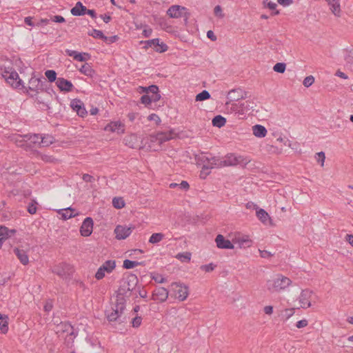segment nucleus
Here are the masks:
<instances>
[{"label": "nucleus", "mask_w": 353, "mask_h": 353, "mask_svg": "<svg viewBox=\"0 0 353 353\" xmlns=\"http://www.w3.org/2000/svg\"><path fill=\"white\" fill-rule=\"evenodd\" d=\"M292 284V281L283 274H277L267 281V289L270 292H280L285 290Z\"/></svg>", "instance_id": "1"}, {"label": "nucleus", "mask_w": 353, "mask_h": 353, "mask_svg": "<svg viewBox=\"0 0 353 353\" xmlns=\"http://www.w3.org/2000/svg\"><path fill=\"white\" fill-rule=\"evenodd\" d=\"M214 164L216 165L217 168H222L237 165L245 166L250 162V160L243 156H236L234 154H229L223 159L218 158V159H214Z\"/></svg>", "instance_id": "2"}, {"label": "nucleus", "mask_w": 353, "mask_h": 353, "mask_svg": "<svg viewBox=\"0 0 353 353\" xmlns=\"http://www.w3.org/2000/svg\"><path fill=\"white\" fill-rule=\"evenodd\" d=\"M171 290L174 292V297L180 301H185L189 294L188 286L180 282L172 283Z\"/></svg>", "instance_id": "3"}, {"label": "nucleus", "mask_w": 353, "mask_h": 353, "mask_svg": "<svg viewBox=\"0 0 353 353\" xmlns=\"http://www.w3.org/2000/svg\"><path fill=\"white\" fill-rule=\"evenodd\" d=\"M138 283V279L135 274L128 275L123 281V285L120 287L119 291L120 294L128 296L131 291H132Z\"/></svg>", "instance_id": "4"}, {"label": "nucleus", "mask_w": 353, "mask_h": 353, "mask_svg": "<svg viewBox=\"0 0 353 353\" xmlns=\"http://www.w3.org/2000/svg\"><path fill=\"white\" fill-rule=\"evenodd\" d=\"M28 89L31 91H34L36 92H39L42 91L47 90L48 84L46 81V79L43 77L41 78H35L32 77L29 80L28 83Z\"/></svg>", "instance_id": "5"}, {"label": "nucleus", "mask_w": 353, "mask_h": 353, "mask_svg": "<svg viewBox=\"0 0 353 353\" xmlns=\"http://www.w3.org/2000/svg\"><path fill=\"white\" fill-rule=\"evenodd\" d=\"M52 271L59 276L66 279L73 273V268L70 264L62 263L54 265Z\"/></svg>", "instance_id": "6"}, {"label": "nucleus", "mask_w": 353, "mask_h": 353, "mask_svg": "<svg viewBox=\"0 0 353 353\" xmlns=\"http://www.w3.org/2000/svg\"><path fill=\"white\" fill-rule=\"evenodd\" d=\"M116 263L115 261L108 260L106 261L97 270L95 274V278L98 280L102 279L105 273H110L115 268Z\"/></svg>", "instance_id": "7"}, {"label": "nucleus", "mask_w": 353, "mask_h": 353, "mask_svg": "<svg viewBox=\"0 0 353 353\" xmlns=\"http://www.w3.org/2000/svg\"><path fill=\"white\" fill-rule=\"evenodd\" d=\"M313 296L312 291L305 289L302 290L298 300L301 308L305 309L312 306L311 300Z\"/></svg>", "instance_id": "8"}, {"label": "nucleus", "mask_w": 353, "mask_h": 353, "mask_svg": "<svg viewBox=\"0 0 353 353\" xmlns=\"http://www.w3.org/2000/svg\"><path fill=\"white\" fill-rule=\"evenodd\" d=\"M145 44V48H152L156 52H164L168 50V46L163 42H160L159 39H153L145 41H141Z\"/></svg>", "instance_id": "9"}, {"label": "nucleus", "mask_w": 353, "mask_h": 353, "mask_svg": "<svg viewBox=\"0 0 353 353\" xmlns=\"http://www.w3.org/2000/svg\"><path fill=\"white\" fill-rule=\"evenodd\" d=\"M232 101L233 100L230 99V101L225 103V106L226 112L229 114H237L238 116L243 115L241 103H233Z\"/></svg>", "instance_id": "10"}, {"label": "nucleus", "mask_w": 353, "mask_h": 353, "mask_svg": "<svg viewBox=\"0 0 353 353\" xmlns=\"http://www.w3.org/2000/svg\"><path fill=\"white\" fill-rule=\"evenodd\" d=\"M58 333L62 332H67L68 333V336H67L68 339H66L67 341L72 343L74 341V339L76 337L77 334L74 333L73 327L68 323H64L60 325L58 327L57 330Z\"/></svg>", "instance_id": "11"}, {"label": "nucleus", "mask_w": 353, "mask_h": 353, "mask_svg": "<svg viewBox=\"0 0 353 353\" xmlns=\"http://www.w3.org/2000/svg\"><path fill=\"white\" fill-rule=\"evenodd\" d=\"M70 106L72 109L81 117H84L88 113L84 107L83 103L79 99H75L72 100L70 102Z\"/></svg>", "instance_id": "12"}, {"label": "nucleus", "mask_w": 353, "mask_h": 353, "mask_svg": "<svg viewBox=\"0 0 353 353\" xmlns=\"http://www.w3.org/2000/svg\"><path fill=\"white\" fill-rule=\"evenodd\" d=\"M93 229V221L92 218L87 217L83 222L81 228L80 232L81 234L83 236H89L92 232Z\"/></svg>", "instance_id": "13"}, {"label": "nucleus", "mask_w": 353, "mask_h": 353, "mask_svg": "<svg viewBox=\"0 0 353 353\" xmlns=\"http://www.w3.org/2000/svg\"><path fill=\"white\" fill-rule=\"evenodd\" d=\"M132 228L117 225L114 229V233L117 239H125L132 233Z\"/></svg>", "instance_id": "14"}, {"label": "nucleus", "mask_w": 353, "mask_h": 353, "mask_svg": "<svg viewBox=\"0 0 353 353\" xmlns=\"http://www.w3.org/2000/svg\"><path fill=\"white\" fill-rule=\"evenodd\" d=\"M168 294V290L167 289L164 288H157L154 290L152 299L154 301L163 302L167 300Z\"/></svg>", "instance_id": "15"}, {"label": "nucleus", "mask_w": 353, "mask_h": 353, "mask_svg": "<svg viewBox=\"0 0 353 353\" xmlns=\"http://www.w3.org/2000/svg\"><path fill=\"white\" fill-rule=\"evenodd\" d=\"M6 81L10 83L12 87L18 88L21 85V79L19 78L17 72H12L9 75L4 76Z\"/></svg>", "instance_id": "16"}, {"label": "nucleus", "mask_w": 353, "mask_h": 353, "mask_svg": "<svg viewBox=\"0 0 353 353\" xmlns=\"http://www.w3.org/2000/svg\"><path fill=\"white\" fill-rule=\"evenodd\" d=\"M214 159H218V157H209L206 155H203L201 157H199V160L203 163V167H202L203 170H210V169H212L214 168H217V166L214 164Z\"/></svg>", "instance_id": "17"}, {"label": "nucleus", "mask_w": 353, "mask_h": 353, "mask_svg": "<svg viewBox=\"0 0 353 353\" xmlns=\"http://www.w3.org/2000/svg\"><path fill=\"white\" fill-rule=\"evenodd\" d=\"M56 85L61 91L67 92L72 91L74 88L73 84L64 78H58L56 81Z\"/></svg>", "instance_id": "18"}, {"label": "nucleus", "mask_w": 353, "mask_h": 353, "mask_svg": "<svg viewBox=\"0 0 353 353\" xmlns=\"http://www.w3.org/2000/svg\"><path fill=\"white\" fill-rule=\"evenodd\" d=\"M216 246L221 249H233L234 245L230 241L225 239L221 234H218L215 239Z\"/></svg>", "instance_id": "19"}, {"label": "nucleus", "mask_w": 353, "mask_h": 353, "mask_svg": "<svg viewBox=\"0 0 353 353\" xmlns=\"http://www.w3.org/2000/svg\"><path fill=\"white\" fill-rule=\"evenodd\" d=\"M123 306L122 305H117L116 309H113L112 312L107 314V318L109 321H123L121 318L122 310Z\"/></svg>", "instance_id": "20"}, {"label": "nucleus", "mask_w": 353, "mask_h": 353, "mask_svg": "<svg viewBox=\"0 0 353 353\" xmlns=\"http://www.w3.org/2000/svg\"><path fill=\"white\" fill-rule=\"evenodd\" d=\"M184 7L174 5L172 6L167 10V14L171 18H179L182 16V11L185 10Z\"/></svg>", "instance_id": "21"}, {"label": "nucleus", "mask_w": 353, "mask_h": 353, "mask_svg": "<svg viewBox=\"0 0 353 353\" xmlns=\"http://www.w3.org/2000/svg\"><path fill=\"white\" fill-rule=\"evenodd\" d=\"M241 108H243V114L246 112L253 113L259 112L257 104L254 101H246L241 103Z\"/></svg>", "instance_id": "22"}, {"label": "nucleus", "mask_w": 353, "mask_h": 353, "mask_svg": "<svg viewBox=\"0 0 353 353\" xmlns=\"http://www.w3.org/2000/svg\"><path fill=\"white\" fill-rule=\"evenodd\" d=\"M105 130L118 134L123 133L124 127L120 121L111 122L105 127Z\"/></svg>", "instance_id": "23"}, {"label": "nucleus", "mask_w": 353, "mask_h": 353, "mask_svg": "<svg viewBox=\"0 0 353 353\" xmlns=\"http://www.w3.org/2000/svg\"><path fill=\"white\" fill-rule=\"evenodd\" d=\"M228 98L231 99V100L239 101L247 98V93H243L241 89L239 88L233 89L228 92Z\"/></svg>", "instance_id": "24"}, {"label": "nucleus", "mask_w": 353, "mask_h": 353, "mask_svg": "<svg viewBox=\"0 0 353 353\" xmlns=\"http://www.w3.org/2000/svg\"><path fill=\"white\" fill-rule=\"evenodd\" d=\"M157 134L159 137V146L163 143L173 139L175 136V133L173 130H170L169 132H157Z\"/></svg>", "instance_id": "25"}, {"label": "nucleus", "mask_w": 353, "mask_h": 353, "mask_svg": "<svg viewBox=\"0 0 353 353\" xmlns=\"http://www.w3.org/2000/svg\"><path fill=\"white\" fill-rule=\"evenodd\" d=\"M70 12L74 16H82L86 13V7L81 2L78 1L75 6L72 8Z\"/></svg>", "instance_id": "26"}, {"label": "nucleus", "mask_w": 353, "mask_h": 353, "mask_svg": "<svg viewBox=\"0 0 353 353\" xmlns=\"http://www.w3.org/2000/svg\"><path fill=\"white\" fill-rule=\"evenodd\" d=\"M14 252L23 265H27L28 263V256L25 250L16 248L14 249Z\"/></svg>", "instance_id": "27"}, {"label": "nucleus", "mask_w": 353, "mask_h": 353, "mask_svg": "<svg viewBox=\"0 0 353 353\" xmlns=\"http://www.w3.org/2000/svg\"><path fill=\"white\" fill-rule=\"evenodd\" d=\"M252 132L255 137L263 138L267 134V130L264 126L257 124L252 126Z\"/></svg>", "instance_id": "28"}, {"label": "nucleus", "mask_w": 353, "mask_h": 353, "mask_svg": "<svg viewBox=\"0 0 353 353\" xmlns=\"http://www.w3.org/2000/svg\"><path fill=\"white\" fill-rule=\"evenodd\" d=\"M256 216L263 223L267 224L269 223V224H272L269 214L264 210L260 209L256 210Z\"/></svg>", "instance_id": "29"}, {"label": "nucleus", "mask_w": 353, "mask_h": 353, "mask_svg": "<svg viewBox=\"0 0 353 353\" xmlns=\"http://www.w3.org/2000/svg\"><path fill=\"white\" fill-rule=\"evenodd\" d=\"M330 6L332 12L336 15L339 16L341 12L339 0H326Z\"/></svg>", "instance_id": "30"}, {"label": "nucleus", "mask_w": 353, "mask_h": 353, "mask_svg": "<svg viewBox=\"0 0 353 353\" xmlns=\"http://www.w3.org/2000/svg\"><path fill=\"white\" fill-rule=\"evenodd\" d=\"M8 317L7 315L0 314V330L2 333L5 334L8 330Z\"/></svg>", "instance_id": "31"}, {"label": "nucleus", "mask_w": 353, "mask_h": 353, "mask_svg": "<svg viewBox=\"0 0 353 353\" xmlns=\"http://www.w3.org/2000/svg\"><path fill=\"white\" fill-rule=\"evenodd\" d=\"M54 142V138L52 136L46 134L44 136L41 135L40 145L47 147Z\"/></svg>", "instance_id": "32"}, {"label": "nucleus", "mask_w": 353, "mask_h": 353, "mask_svg": "<svg viewBox=\"0 0 353 353\" xmlns=\"http://www.w3.org/2000/svg\"><path fill=\"white\" fill-rule=\"evenodd\" d=\"M14 232L15 230H8V228L5 226L0 227V238H3L5 240L10 237Z\"/></svg>", "instance_id": "33"}, {"label": "nucleus", "mask_w": 353, "mask_h": 353, "mask_svg": "<svg viewBox=\"0 0 353 353\" xmlns=\"http://www.w3.org/2000/svg\"><path fill=\"white\" fill-rule=\"evenodd\" d=\"M74 211V209L71 208H68L66 209L61 210L59 213L61 215L63 219L66 220L68 219L72 216H74L75 214H73V212Z\"/></svg>", "instance_id": "34"}, {"label": "nucleus", "mask_w": 353, "mask_h": 353, "mask_svg": "<svg viewBox=\"0 0 353 353\" xmlns=\"http://www.w3.org/2000/svg\"><path fill=\"white\" fill-rule=\"evenodd\" d=\"M212 123L214 126L221 128L225 124L226 119L221 115H217L213 118Z\"/></svg>", "instance_id": "35"}, {"label": "nucleus", "mask_w": 353, "mask_h": 353, "mask_svg": "<svg viewBox=\"0 0 353 353\" xmlns=\"http://www.w3.org/2000/svg\"><path fill=\"white\" fill-rule=\"evenodd\" d=\"M294 312H295V308H294V307L286 308V309L281 311L280 316H281L282 319H283L284 320L286 321L294 315Z\"/></svg>", "instance_id": "36"}, {"label": "nucleus", "mask_w": 353, "mask_h": 353, "mask_svg": "<svg viewBox=\"0 0 353 353\" xmlns=\"http://www.w3.org/2000/svg\"><path fill=\"white\" fill-rule=\"evenodd\" d=\"M164 234L163 233H154L151 235L149 239V243L152 244H156L161 241L164 238Z\"/></svg>", "instance_id": "37"}, {"label": "nucleus", "mask_w": 353, "mask_h": 353, "mask_svg": "<svg viewBox=\"0 0 353 353\" xmlns=\"http://www.w3.org/2000/svg\"><path fill=\"white\" fill-rule=\"evenodd\" d=\"M236 241L239 244V247H250L251 241L248 237L236 238Z\"/></svg>", "instance_id": "38"}, {"label": "nucleus", "mask_w": 353, "mask_h": 353, "mask_svg": "<svg viewBox=\"0 0 353 353\" xmlns=\"http://www.w3.org/2000/svg\"><path fill=\"white\" fill-rule=\"evenodd\" d=\"M112 205L117 209H121L125 206V202L121 197H114L112 199Z\"/></svg>", "instance_id": "39"}, {"label": "nucleus", "mask_w": 353, "mask_h": 353, "mask_svg": "<svg viewBox=\"0 0 353 353\" xmlns=\"http://www.w3.org/2000/svg\"><path fill=\"white\" fill-rule=\"evenodd\" d=\"M176 258L182 262H188L190 261L191 254L188 252L179 253L176 256Z\"/></svg>", "instance_id": "40"}, {"label": "nucleus", "mask_w": 353, "mask_h": 353, "mask_svg": "<svg viewBox=\"0 0 353 353\" xmlns=\"http://www.w3.org/2000/svg\"><path fill=\"white\" fill-rule=\"evenodd\" d=\"M142 263L137 262V261H133L128 259H125L123 261V267L125 269H131L139 265H141Z\"/></svg>", "instance_id": "41"}, {"label": "nucleus", "mask_w": 353, "mask_h": 353, "mask_svg": "<svg viewBox=\"0 0 353 353\" xmlns=\"http://www.w3.org/2000/svg\"><path fill=\"white\" fill-rule=\"evenodd\" d=\"M210 98V94L207 90H203L196 96V101H201Z\"/></svg>", "instance_id": "42"}, {"label": "nucleus", "mask_w": 353, "mask_h": 353, "mask_svg": "<svg viewBox=\"0 0 353 353\" xmlns=\"http://www.w3.org/2000/svg\"><path fill=\"white\" fill-rule=\"evenodd\" d=\"M345 60L347 64L353 65V48H351L349 50H346Z\"/></svg>", "instance_id": "43"}, {"label": "nucleus", "mask_w": 353, "mask_h": 353, "mask_svg": "<svg viewBox=\"0 0 353 353\" xmlns=\"http://www.w3.org/2000/svg\"><path fill=\"white\" fill-rule=\"evenodd\" d=\"M88 34L93 37L94 38L107 39V37L103 34L101 30L96 29L92 30V32H88Z\"/></svg>", "instance_id": "44"}, {"label": "nucleus", "mask_w": 353, "mask_h": 353, "mask_svg": "<svg viewBox=\"0 0 353 353\" xmlns=\"http://www.w3.org/2000/svg\"><path fill=\"white\" fill-rule=\"evenodd\" d=\"M45 75L47 77V79H48V81L51 83L55 81L57 79V73L54 70H48L46 71Z\"/></svg>", "instance_id": "45"}, {"label": "nucleus", "mask_w": 353, "mask_h": 353, "mask_svg": "<svg viewBox=\"0 0 353 353\" xmlns=\"http://www.w3.org/2000/svg\"><path fill=\"white\" fill-rule=\"evenodd\" d=\"M26 138H27L28 140H30L33 143H39L40 145L39 140L41 139V135L39 134H26L24 136Z\"/></svg>", "instance_id": "46"}, {"label": "nucleus", "mask_w": 353, "mask_h": 353, "mask_svg": "<svg viewBox=\"0 0 353 353\" xmlns=\"http://www.w3.org/2000/svg\"><path fill=\"white\" fill-rule=\"evenodd\" d=\"M285 68L286 64L284 63H277L273 67L274 71L279 73H283L285 70Z\"/></svg>", "instance_id": "47"}, {"label": "nucleus", "mask_w": 353, "mask_h": 353, "mask_svg": "<svg viewBox=\"0 0 353 353\" xmlns=\"http://www.w3.org/2000/svg\"><path fill=\"white\" fill-rule=\"evenodd\" d=\"M150 145H149L150 148H152L155 146V144L157 143L159 146V137L157 133L150 134L148 138Z\"/></svg>", "instance_id": "48"}, {"label": "nucleus", "mask_w": 353, "mask_h": 353, "mask_svg": "<svg viewBox=\"0 0 353 353\" xmlns=\"http://www.w3.org/2000/svg\"><path fill=\"white\" fill-rule=\"evenodd\" d=\"M314 82V77L312 75H310L306 77L303 82V84L305 87L309 88L311 86Z\"/></svg>", "instance_id": "49"}, {"label": "nucleus", "mask_w": 353, "mask_h": 353, "mask_svg": "<svg viewBox=\"0 0 353 353\" xmlns=\"http://www.w3.org/2000/svg\"><path fill=\"white\" fill-rule=\"evenodd\" d=\"M142 89H143L144 91H146L147 92H150L152 94H155L159 92V88L155 85H152L148 88H143L141 87Z\"/></svg>", "instance_id": "50"}, {"label": "nucleus", "mask_w": 353, "mask_h": 353, "mask_svg": "<svg viewBox=\"0 0 353 353\" xmlns=\"http://www.w3.org/2000/svg\"><path fill=\"white\" fill-rule=\"evenodd\" d=\"M79 70L81 73L85 75H90L92 72V69L88 63L83 65Z\"/></svg>", "instance_id": "51"}, {"label": "nucleus", "mask_w": 353, "mask_h": 353, "mask_svg": "<svg viewBox=\"0 0 353 353\" xmlns=\"http://www.w3.org/2000/svg\"><path fill=\"white\" fill-rule=\"evenodd\" d=\"M316 161L318 162L321 163V166H323L325 159V153L323 152H319L316 153Z\"/></svg>", "instance_id": "52"}, {"label": "nucleus", "mask_w": 353, "mask_h": 353, "mask_svg": "<svg viewBox=\"0 0 353 353\" xmlns=\"http://www.w3.org/2000/svg\"><path fill=\"white\" fill-rule=\"evenodd\" d=\"M276 6H277L276 3L272 2V1H270L268 3H267V8H269L270 10L274 11L272 14L277 15L279 14V11L276 10Z\"/></svg>", "instance_id": "53"}, {"label": "nucleus", "mask_w": 353, "mask_h": 353, "mask_svg": "<svg viewBox=\"0 0 353 353\" xmlns=\"http://www.w3.org/2000/svg\"><path fill=\"white\" fill-rule=\"evenodd\" d=\"M214 14L219 18H223L224 17V14L222 12V8L220 6H216L214 9Z\"/></svg>", "instance_id": "54"}, {"label": "nucleus", "mask_w": 353, "mask_h": 353, "mask_svg": "<svg viewBox=\"0 0 353 353\" xmlns=\"http://www.w3.org/2000/svg\"><path fill=\"white\" fill-rule=\"evenodd\" d=\"M148 119L150 121H154L157 125H159L161 123V119L155 114H151L148 116Z\"/></svg>", "instance_id": "55"}, {"label": "nucleus", "mask_w": 353, "mask_h": 353, "mask_svg": "<svg viewBox=\"0 0 353 353\" xmlns=\"http://www.w3.org/2000/svg\"><path fill=\"white\" fill-rule=\"evenodd\" d=\"M85 56L89 57V54H87V53H83V54H81V53H78L76 56H75V60L77 61H85L87 59L85 57Z\"/></svg>", "instance_id": "56"}, {"label": "nucleus", "mask_w": 353, "mask_h": 353, "mask_svg": "<svg viewBox=\"0 0 353 353\" xmlns=\"http://www.w3.org/2000/svg\"><path fill=\"white\" fill-rule=\"evenodd\" d=\"M141 317L140 316L134 317L132 321V326L134 327H138L141 323Z\"/></svg>", "instance_id": "57"}, {"label": "nucleus", "mask_w": 353, "mask_h": 353, "mask_svg": "<svg viewBox=\"0 0 353 353\" xmlns=\"http://www.w3.org/2000/svg\"><path fill=\"white\" fill-rule=\"evenodd\" d=\"M141 103L145 105H149L152 103L150 97L147 94L143 95L141 98Z\"/></svg>", "instance_id": "58"}, {"label": "nucleus", "mask_w": 353, "mask_h": 353, "mask_svg": "<svg viewBox=\"0 0 353 353\" xmlns=\"http://www.w3.org/2000/svg\"><path fill=\"white\" fill-rule=\"evenodd\" d=\"M308 325V321L306 319H303L301 321H299L296 324V327L297 328H303L306 327Z\"/></svg>", "instance_id": "59"}, {"label": "nucleus", "mask_w": 353, "mask_h": 353, "mask_svg": "<svg viewBox=\"0 0 353 353\" xmlns=\"http://www.w3.org/2000/svg\"><path fill=\"white\" fill-rule=\"evenodd\" d=\"M82 179L84 181L88 183H92L94 181V178L88 174H83Z\"/></svg>", "instance_id": "60"}, {"label": "nucleus", "mask_w": 353, "mask_h": 353, "mask_svg": "<svg viewBox=\"0 0 353 353\" xmlns=\"http://www.w3.org/2000/svg\"><path fill=\"white\" fill-rule=\"evenodd\" d=\"M51 20L56 23H63L65 22V19L62 16L60 15H56L51 18Z\"/></svg>", "instance_id": "61"}, {"label": "nucleus", "mask_w": 353, "mask_h": 353, "mask_svg": "<svg viewBox=\"0 0 353 353\" xmlns=\"http://www.w3.org/2000/svg\"><path fill=\"white\" fill-rule=\"evenodd\" d=\"M202 270H203L205 272H211L214 270V265L212 263H210L208 265H202L201 268Z\"/></svg>", "instance_id": "62"}, {"label": "nucleus", "mask_w": 353, "mask_h": 353, "mask_svg": "<svg viewBox=\"0 0 353 353\" xmlns=\"http://www.w3.org/2000/svg\"><path fill=\"white\" fill-rule=\"evenodd\" d=\"M277 2L283 6H288L292 4V0H277Z\"/></svg>", "instance_id": "63"}, {"label": "nucleus", "mask_w": 353, "mask_h": 353, "mask_svg": "<svg viewBox=\"0 0 353 353\" xmlns=\"http://www.w3.org/2000/svg\"><path fill=\"white\" fill-rule=\"evenodd\" d=\"M28 211L30 214H34L37 212V208L34 203L29 204L28 207Z\"/></svg>", "instance_id": "64"}]
</instances>
